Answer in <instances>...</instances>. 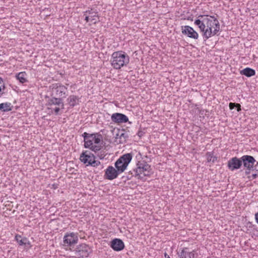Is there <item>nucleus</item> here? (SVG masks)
<instances>
[{"mask_svg":"<svg viewBox=\"0 0 258 258\" xmlns=\"http://www.w3.org/2000/svg\"><path fill=\"white\" fill-rule=\"evenodd\" d=\"M194 24L198 26L205 40L218 35L220 24L214 16L209 15H199L195 20Z\"/></svg>","mask_w":258,"mask_h":258,"instance_id":"f257e3e1","label":"nucleus"},{"mask_svg":"<svg viewBox=\"0 0 258 258\" xmlns=\"http://www.w3.org/2000/svg\"><path fill=\"white\" fill-rule=\"evenodd\" d=\"M206 156L207 160L209 162L214 163L217 159V158L214 156L213 154L211 152H207Z\"/></svg>","mask_w":258,"mask_h":258,"instance_id":"5701e85b","label":"nucleus"},{"mask_svg":"<svg viewBox=\"0 0 258 258\" xmlns=\"http://www.w3.org/2000/svg\"><path fill=\"white\" fill-rule=\"evenodd\" d=\"M111 120L117 124L126 123L128 121V118L125 115L120 113H113L111 116Z\"/></svg>","mask_w":258,"mask_h":258,"instance_id":"ddd939ff","label":"nucleus"},{"mask_svg":"<svg viewBox=\"0 0 258 258\" xmlns=\"http://www.w3.org/2000/svg\"><path fill=\"white\" fill-rule=\"evenodd\" d=\"M129 61L128 55L123 51H115L111 54V65L115 70H119L126 66Z\"/></svg>","mask_w":258,"mask_h":258,"instance_id":"7ed1b4c3","label":"nucleus"},{"mask_svg":"<svg viewBox=\"0 0 258 258\" xmlns=\"http://www.w3.org/2000/svg\"><path fill=\"white\" fill-rule=\"evenodd\" d=\"M188 20L192 21V19H188Z\"/></svg>","mask_w":258,"mask_h":258,"instance_id":"7c9ffc66","label":"nucleus"},{"mask_svg":"<svg viewBox=\"0 0 258 258\" xmlns=\"http://www.w3.org/2000/svg\"><path fill=\"white\" fill-rule=\"evenodd\" d=\"M188 257L189 258H196V254L195 253V251H192L191 252H189L188 253Z\"/></svg>","mask_w":258,"mask_h":258,"instance_id":"a878e982","label":"nucleus"},{"mask_svg":"<svg viewBox=\"0 0 258 258\" xmlns=\"http://www.w3.org/2000/svg\"><path fill=\"white\" fill-rule=\"evenodd\" d=\"M241 159L245 168V174H250L251 170L254 169V164L255 162L254 158L251 156L244 155L241 158Z\"/></svg>","mask_w":258,"mask_h":258,"instance_id":"9d476101","label":"nucleus"},{"mask_svg":"<svg viewBox=\"0 0 258 258\" xmlns=\"http://www.w3.org/2000/svg\"><path fill=\"white\" fill-rule=\"evenodd\" d=\"M80 160L87 166L91 165L93 167H97L100 164L99 161L95 160V156L88 151H86L81 154Z\"/></svg>","mask_w":258,"mask_h":258,"instance_id":"423d86ee","label":"nucleus"},{"mask_svg":"<svg viewBox=\"0 0 258 258\" xmlns=\"http://www.w3.org/2000/svg\"><path fill=\"white\" fill-rule=\"evenodd\" d=\"M46 106L50 113L54 112L57 114L60 109L63 108L64 105L60 98H52L48 101Z\"/></svg>","mask_w":258,"mask_h":258,"instance_id":"0eeeda50","label":"nucleus"},{"mask_svg":"<svg viewBox=\"0 0 258 258\" xmlns=\"http://www.w3.org/2000/svg\"><path fill=\"white\" fill-rule=\"evenodd\" d=\"M236 103H232V102L230 103H229V108H230V109H234V108L235 107H236Z\"/></svg>","mask_w":258,"mask_h":258,"instance_id":"bb28decb","label":"nucleus"},{"mask_svg":"<svg viewBox=\"0 0 258 258\" xmlns=\"http://www.w3.org/2000/svg\"><path fill=\"white\" fill-rule=\"evenodd\" d=\"M84 146L91 150L96 152L102 148V136L98 134H84Z\"/></svg>","mask_w":258,"mask_h":258,"instance_id":"f03ea898","label":"nucleus"},{"mask_svg":"<svg viewBox=\"0 0 258 258\" xmlns=\"http://www.w3.org/2000/svg\"><path fill=\"white\" fill-rule=\"evenodd\" d=\"M254 217L255 221L258 224V212L255 214Z\"/></svg>","mask_w":258,"mask_h":258,"instance_id":"c85d7f7f","label":"nucleus"},{"mask_svg":"<svg viewBox=\"0 0 258 258\" xmlns=\"http://www.w3.org/2000/svg\"><path fill=\"white\" fill-rule=\"evenodd\" d=\"M110 247L115 251H121L124 248L123 242L120 239L115 238L110 243Z\"/></svg>","mask_w":258,"mask_h":258,"instance_id":"dca6fc26","label":"nucleus"},{"mask_svg":"<svg viewBox=\"0 0 258 258\" xmlns=\"http://www.w3.org/2000/svg\"><path fill=\"white\" fill-rule=\"evenodd\" d=\"M78 240L77 233L68 232L65 234L63 238V244L65 246L73 247L78 243Z\"/></svg>","mask_w":258,"mask_h":258,"instance_id":"1a4fd4ad","label":"nucleus"},{"mask_svg":"<svg viewBox=\"0 0 258 258\" xmlns=\"http://www.w3.org/2000/svg\"><path fill=\"white\" fill-rule=\"evenodd\" d=\"M15 239L20 246H24L27 248H30L32 246L30 241L27 237H22L19 234H16Z\"/></svg>","mask_w":258,"mask_h":258,"instance_id":"2eb2a0df","label":"nucleus"},{"mask_svg":"<svg viewBox=\"0 0 258 258\" xmlns=\"http://www.w3.org/2000/svg\"><path fill=\"white\" fill-rule=\"evenodd\" d=\"M120 174L117 169H115L112 166H109L105 170L104 178L108 180H113L117 177Z\"/></svg>","mask_w":258,"mask_h":258,"instance_id":"f8f14e48","label":"nucleus"},{"mask_svg":"<svg viewBox=\"0 0 258 258\" xmlns=\"http://www.w3.org/2000/svg\"><path fill=\"white\" fill-rule=\"evenodd\" d=\"M133 158L131 153H126L120 156L115 162V167L120 173L123 172L126 169Z\"/></svg>","mask_w":258,"mask_h":258,"instance_id":"39448f33","label":"nucleus"},{"mask_svg":"<svg viewBox=\"0 0 258 258\" xmlns=\"http://www.w3.org/2000/svg\"><path fill=\"white\" fill-rule=\"evenodd\" d=\"M84 16L85 17V21L88 23L89 26L96 24L99 21V16L98 12L92 9L85 12L84 13Z\"/></svg>","mask_w":258,"mask_h":258,"instance_id":"6e6552de","label":"nucleus"},{"mask_svg":"<svg viewBox=\"0 0 258 258\" xmlns=\"http://www.w3.org/2000/svg\"><path fill=\"white\" fill-rule=\"evenodd\" d=\"M182 33L188 37L197 40L199 37V33L191 27L189 26H181Z\"/></svg>","mask_w":258,"mask_h":258,"instance_id":"9b49d317","label":"nucleus"},{"mask_svg":"<svg viewBox=\"0 0 258 258\" xmlns=\"http://www.w3.org/2000/svg\"><path fill=\"white\" fill-rule=\"evenodd\" d=\"M246 175L247 176V177L249 180H253L255 179L257 176V171L254 169H253L251 170L250 174Z\"/></svg>","mask_w":258,"mask_h":258,"instance_id":"b1692460","label":"nucleus"},{"mask_svg":"<svg viewBox=\"0 0 258 258\" xmlns=\"http://www.w3.org/2000/svg\"><path fill=\"white\" fill-rule=\"evenodd\" d=\"M5 89V85L4 81L1 77H0V97L3 94V91Z\"/></svg>","mask_w":258,"mask_h":258,"instance_id":"393cba45","label":"nucleus"},{"mask_svg":"<svg viewBox=\"0 0 258 258\" xmlns=\"http://www.w3.org/2000/svg\"><path fill=\"white\" fill-rule=\"evenodd\" d=\"M52 186H53V187H54V189H56V187H55V186H54V184H52Z\"/></svg>","mask_w":258,"mask_h":258,"instance_id":"473e14b6","label":"nucleus"},{"mask_svg":"<svg viewBox=\"0 0 258 258\" xmlns=\"http://www.w3.org/2000/svg\"><path fill=\"white\" fill-rule=\"evenodd\" d=\"M164 256L165 258H170V256L167 254L166 252L164 253Z\"/></svg>","mask_w":258,"mask_h":258,"instance_id":"c756f323","label":"nucleus"},{"mask_svg":"<svg viewBox=\"0 0 258 258\" xmlns=\"http://www.w3.org/2000/svg\"><path fill=\"white\" fill-rule=\"evenodd\" d=\"M52 186H53V187H54V189H56V187H55V186H54V184H52Z\"/></svg>","mask_w":258,"mask_h":258,"instance_id":"2f4dec72","label":"nucleus"},{"mask_svg":"<svg viewBox=\"0 0 258 258\" xmlns=\"http://www.w3.org/2000/svg\"><path fill=\"white\" fill-rule=\"evenodd\" d=\"M135 176L138 179H143L146 176H150L151 174V168L144 160L139 161L136 167L133 170Z\"/></svg>","mask_w":258,"mask_h":258,"instance_id":"20e7f679","label":"nucleus"},{"mask_svg":"<svg viewBox=\"0 0 258 258\" xmlns=\"http://www.w3.org/2000/svg\"><path fill=\"white\" fill-rule=\"evenodd\" d=\"M240 73L241 75H244L247 77H250L255 75V72L252 69L246 68L241 70Z\"/></svg>","mask_w":258,"mask_h":258,"instance_id":"aec40b11","label":"nucleus"},{"mask_svg":"<svg viewBox=\"0 0 258 258\" xmlns=\"http://www.w3.org/2000/svg\"><path fill=\"white\" fill-rule=\"evenodd\" d=\"M52 89L53 91L55 92L56 95L59 97L64 96L67 90V87L58 84H53Z\"/></svg>","mask_w":258,"mask_h":258,"instance_id":"a211bd4d","label":"nucleus"},{"mask_svg":"<svg viewBox=\"0 0 258 258\" xmlns=\"http://www.w3.org/2000/svg\"><path fill=\"white\" fill-rule=\"evenodd\" d=\"M27 75L25 72H22L19 73L16 75V78L21 83H24L27 82Z\"/></svg>","mask_w":258,"mask_h":258,"instance_id":"412c9836","label":"nucleus"},{"mask_svg":"<svg viewBox=\"0 0 258 258\" xmlns=\"http://www.w3.org/2000/svg\"><path fill=\"white\" fill-rule=\"evenodd\" d=\"M180 258H185V257H180Z\"/></svg>","mask_w":258,"mask_h":258,"instance_id":"f704fd0d","label":"nucleus"},{"mask_svg":"<svg viewBox=\"0 0 258 258\" xmlns=\"http://www.w3.org/2000/svg\"><path fill=\"white\" fill-rule=\"evenodd\" d=\"M77 251L80 256L86 257L90 252V248L86 244H81L77 248Z\"/></svg>","mask_w":258,"mask_h":258,"instance_id":"f3484780","label":"nucleus"},{"mask_svg":"<svg viewBox=\"0 0 258 258\" xmlns=\"http://www.w3.org/2000/svg\"><path fill=\"white\" fill-rule=\"evenodd\" d=\"M241 165V160H240L236 157H233L230 159L227 163L228 168L231 171L239 169Z\"/></svg>","mask_w":258,"mask_h":258,"instance_id":"4468645a","label":"nucleus"},{"mask_svg":"<svg viewBox=\"0 0 258 258\" xmlns=\"http://www.w3.org/2000/svg\"><path fill=\"white\" fill-rule=\"evenodd\" d=\"M0 110L3 112H7L12 110L11 104L9 102L0 104Z\"/></svg>","mask_w":258,"mask_h":258,"instance_id":"4be33fe9","label":"nucleus"},{"mask_svg":"<svg viewBox=\"0 0 258 258\" xmlns=\"http://www.w3.org/2000/svg\"><path fill=\"white\" fill-rule=\"evenodd\" d=\"M68 102L70 106L72 107H74L78 104H79L80 102V98L79 97L76 95H70L68 99Z\"/></svg>","mask_w":258,"mask_h":258,"instance_id":"6ab92c4d","label":"nucleus"},{"mask_svg":"<svg viewBox=\"0 0 258 258\" xmlns=\"http://www.w3.org/2000/svg\"><path fill=\"white\" fill-rule=\"evenodd\" d=\"M236 107H237V110L238 111L241 110V105L239 104L236 103Z\"/></svg>","mask_w":258,"mask_h":258,"instance_id":"cd10ccee","label":"nucleus"},{"mask_svg":"<svg viewBox=\"0 0 258 258\" xmlns=\"http://www.w3.org/2000/svg\"><path fill=\"white\" fill-rule=\"evenodd\" d=\"M52 186H53V187H54V189H56V187H55V186H54V184H52Z\"/></svg>","mask_w":258,"mask_h":258,"instance_id":"72a5a7b5","label":"nucleus"}]
</instances>
